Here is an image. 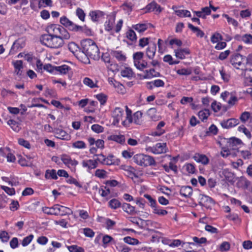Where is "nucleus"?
Here are the masks:
<instances>
[{
    "label": "nucleus",
    "instance_id": "774afa93",
    "mask_svg": "<svg viewBox=\"0 0 252 252\" xmlns=\"http://www.w3.org/2000/svg\"><path fill=\"white\" fill-rule=\"evenodd\" d=\"M241 39L242 41H243L244 42L246 43H252V35H251V34H246L242 37Z\"/></svg>",
    "mask_w": 252,
    "mask_h": 252
},
{
    "label": "nucleus",
    "instance_id": "a878e982",
    "mask_svg": "<svg viewBox=\"0 0 252 252\" xmlns=\"http://www.w3.org/2000/svg\"><path fill=\"white\" fill-rule=\"evenodd\" d=\"M166 144L165 143H158L156 144L153 152L155 154H159L164 153L166 152L165 149Z\"/></svg>",
    "mask_w": 252,
    "mask_h": 252
},
{
    "label": "nucleus",
    "instance_id": "393cba45",
    "mask_svg": "<svg viewBox=\"0 0 252 252\" xmlns=\"http://www.w3.org/2000/svg\"><path fill=\"white\" fill-rule=\"evenodd\" d=\"M104 15V12L101 11H92L89 13L92 20L94 22L98 21L99 18L102 17Z\"/></svg>",
    "mask_w": 252,
    "mask_h": 252
},
{
    "label": "nucleus",
    "instance_id": "72a5a7b5",
    "mask_svg": "<svg viewBox=\"0 0 252 252\" xmlns=\"http://www.w3.org/2000/svg\"><path fill=\"white\" fill-rule=\"evenodd\" d=\"M153 213L159 216H165L167 214L168 212L165 210L161 209L157 205L153 208Z\"/></svg>",
    "mask_w": 252,
    "mask_h": 252
},
{
    "label": "nucleus",
    "instance_id": "09e8293b",
    "mask_svg": "<svg viewBox=\"0 0 252 252\" xmlns=\"http://www.w3.org/2000/svg\"><path fill=\"white\" fill-rule=\"evenodd\" d=\"M83 82L85 85L90 87L91 88H94L96 87V84L94 83V81L89 78L85 77L84 79Z\"/></svg>",
    "mask_w": 252,
    "mask_h": 252
},
{
    "label": "nucleus",
    "instance_id": "7c9ffc66",
    "mask_svg": "<svg viewBox=\"0 0 252 252\" xmlns=\"http://www.w3.org/2000/svg\"><path fill=\"white\" fill-rule=\"evenodd\" d=\"M188 27L193 32L196 33V35L198 37H202L204 35V32L200 30L198 28L194 27L191 24H188Z\"/></svg>",
    "mask_w": 252,
    "mask_h": 252
},
{
    "label": "nucleus",
    "instance_id": "a18cd8bd",
    "mask_svg": "<svg viewBox=\"0 0 252 252\" xmlns=\"http://www.w3.org/2000/svg\"><path fill=\"white\" fill-rule=\"evenodd\" d=\"M96 98L100 102L101 105H104L107 99V96L102 93L96 95Z\"/></svg>",
    "mask_w": 252,
    "mask_h": 252
},
{
    "label": "nucleus",
    "instance_id": "6ab92c4d",
    "mask_svg": "<svg viewBox=\"0 0 252 252\" xmlns=\"http://www.w3.org/2000/svg\"><path fill=\"white\" fill-rule=\"evenodd\" d=\"M98 161L103 164L111 165H118L120 163L119 158H97Z\"/></svg>",
    "mask_w": 252,
    "mask_h": 252
},
{
    "label": "nucleus",
    "instance_id": "338daca9",
    "mask_svg": "<svg viewBox=\"0 0 252 252\" xmlns=\"http://www.w3.org/2000/svg\"><path fill=\"white\" fill-rule=\"evenodd\" d=\"M250 117V113L249 112H243L240 117V119L243 123H246Z\"/></svg>",
    "mask_w": 252,
    "mask_h": 252
},
{
    "label": "nucleus",
    "instance_id": "bf43d9fd",
    "mask_svg": "<svg viewBox=\"0 0 252 252\" xmlns=\"http://www.w3.org/2000/svg\"><path fill=\"white\" fill-rule=\"evenodd\" d=\"M0 239L2 242H7L9 239L8 233L5 231H2L0 232Z\"/></svg>",
    "mask_w": 252,
    "mask_h": 252
},
{
    "label": "nucleus",
    "instance_id": "79ce46f5",
    "mask_svg": "<svg viewBox=\"0 0 252 252\" xmlns=\"http://www.w3.org/2000/svg\"><path fill=\"white\" fill-rule=\"evenodd\" d=\"M99 193L103 197H106L110 193V190L106 186H102L98 190Z\"/></svg>",
    "mask_w": 252,
    "mask_h": 252
},
{
    "label": "nucleus",
    "instance_id": "6e6552de",
    "mask_svg": "<svg viewBox=\"0 0 252 252\" xmlns=\"http://www.w3.org/2000/svg\"><path fill=\"white\" fill-rule=\"evenodd\" d=\"M199 203L207 209H211L214 205V201L209 196L200 194L199 195Z\"/></svg>",
    "mask_w": 252,
    "mask_h": 252
},
{
    "label": "nucleus",
    "instance_id": "39448f33",
    "mask_svg": "<svg viewBox=\"0 0 252 252\" xmlns=\"http://www.w3.org/2000/svg\"><path fill=\"white\" fill-rule=\"evenodd\" d=\"M126 111V119L122 122V125L125 126H128L132 122L136 125L141 124V119L142 117V113L140 111H137L132 116V111L128 108L127 106H125Z\"/></svg>",
    "mask_w": 252,
    "mask_h": 252
},
{
    "label": "nucleus",
    "instance_id": "cd10ccee",
    "mask_svg": "<svg viewBox=\"0 0 252 252\" xmlns=\"http://www.w3.org/2000/svg\"><path fill=\"white\" fill-rule=\"evenodd\" d=\"M121 74L123 77L131 78L133 76L134 73L131 68L126 67L121 70Z\"/></svg>",
    "mask_w": 252,
    "mask_h": 252
},
{
    "label": "nucleus",
    "instance_id": "13d9d810",
    "mask_svg": "<svg viewBox=\"0 0 252 252\" xmlns=\"http://www.w3.org/2000/svg\"><path fill=\"white\" fill-rule=\"evenodd\" d=\"M56 66H53L51 64H46L43 66V69L49 72L54 73L56 71Z\"/></svg>",
    "mask_w": 252,
    "mask_h": 252
},
{
    "label": "nucleus",
    "instance_id": "49530a36",
    "mask_svg": "<svg viewBox=\"0 0 252 252\" xmlns=\"http://www.w3.org/2000/svg\"><path fill=\"white\" fill-rule=\"evenodd\" d=\"M222 17L225 18L227 20V22L229 24L232 25L235 27H236L238 25V22L233 18L230 17L227 14H223Z\"/></svg>",
    "mask_w": 252,
    "mask_h": 252
},
{
    "label": "nucleus",
    "instance_id": "de8ad7c7",
    "mask_svg": "<svg viewBox=\"0 0 252 252\" xmlns=\"http://www.w3.org/2000/svg\"><path fill=\"white\" fill-rule=\"evenodd\" d=\"M222 40V35L216 32L214 34H213L211 37V41L212 43H215L218 42L219 40Z\"/></svg>",
    "mask_w": 252,
    "mask_h": 252
},
{
    "label": "nucleus",
    "instance_id": "0e129e2a",
    "mask_svg": "<svg viewBox=\"0 0 252 252\" xmlns=\"http://www.w3.org/2000/svg\"><path fill=\"white\" fill-rule=\"evenodd\" d=\"M221 104L220 102H217L216 101H214L212 104L211 107L213 111L215 112H218L220 110Z\"/></svg>",
    "mask_w": 252,
    "mask_h": 252
},
{
    "label": "nucleus",
    "instance_id": "c85d7f7f",
    "mask_svg": "<svg viewBox=\"0 0 252 252\" xmlns=\"http://www.w3.org/2000/svg\"><path fill=\"white\" fill-rule=\"evenodd\" d=\"M122 208L125 212L129 214H134L135 213L134 207L129 204L124 203L122 204Z\"/></svg>",
    "mask_w": 252,
    "mask_h": 252
},
{
    "label": "nucleus",
    "instance_id": "680f3d73",
    "mask_svg": "<svg viewBox=\"0 0 252 252\" xmlns=\"http://www.w3.org/2000/svg\"><path fill=\"white\" fill-rule=\"evenodd\" d=\"M83 233L85 236L92 238L94 235V232L90 228H85L83 229Z\"/></svg>",
    "mask_w": 252,
    "mask_h": 252
},
{
    "label": "nucleus",
    "instance_id": "c756f323",
    "mask_svg": "<svg viewBox=\"0 0 252 252\" xmlns=\"http://www.w3.org/2000/svg\"><path fill=\"white\" fill-rule=\"evenodd\" d=\"M45 177L47 179H52L57 180L58 178L56 171L54 169L47 170L45 172Z\"/></svg>",
    "mask_w": 252,
    "mask_h": 252
},
{
    "label": "nucleus",
    "instance_id": "2f4dec72",
    "mask_svg": "<svg viewBox=\"0 0 252 252\" xmlns=\"http://www.w3.org/2000/svg\"><path fill=\"white\" fill-rule=\"evenodd\" d=\"M71 68L69 66L66 64H63L57 66L56 72H59L61 74H65Z\"/></svg>",
    "mask_w": 252,
    "mask_h": 252
},
{
    "label": "nucleus",
    "instance_id": "aec40b11",
    "mask_svg": "<svg viewBox=\"0 0 252 252\" xmlns=\"http://www.w3.org/2000/svg\"><path fill=\"white\" fill-rule=\"evenodd\" d=\"M157 46L155 43L151 44L146 49V55L149 59H153L155 56Z\"/></svg>",
    "mask_w": 252,
    "mask_h": 252
},
{
    "label": "nucleus",
    "instance_id": "5fc2aeb1",
    "mask_svg": "<svg viewBox=\"0 0 252 252\" xmlns=\"http://www.w3.org/2000/svg\"><path fill=\"white\" fill-rule=\"evenodd\" d=\"M18 144L26 148H27L28 149H30L31 148V144L29 142V141L25 140L23 138H19L18 139Z\"/></svg>",
    "mask_w": 252,
    "mask_h": 252
},
{
    "label": "nucleus",
    "instance_id": "b1692460",
    "mask_svg": "<svg viewBox=\"0 0 252 252\" xmlns=\"http://www.w3.org/2000/svg\"><path fill=\"white\" fill-rule=\"evenodd\" d=\"M148 116L154 121H157L160 119V117L157 114V109L155 108H151L147 111Z\"/></svg>",
    "mask_w": 252,
    "mask_h": 252
},
{
    "label": "nucleus",
    "instance_id": "f257e3e1",
    "mask_svg": "<svg viewBox=\"0 0 252 252\" xmlns=\"http://www.w3.org/2000/svg\"><path fill=\"white\" fill-rule=\"evenodd\" d=\"M82 53L87 57L97 61L100 58L99 50L95 42L91 39H85L81 41Z\"/></svg>",
    "mask_w": 252,
    "mask_h": 252
},
{
    "label": "nucleus",
    "instance_id": "dca6fc26",
    "mask_svg": "<svg viewBox=\"0 0 252 252\" xmlns=\"http://www.w3.org/2000/svg\"><path fill=\"white\" fill-rule=\"evenodd\" d=\"M225 180L228 182L233 184L236 181L237 178L235 174L229 171L228 169H224L222 172Z\"/></svg>",
    "mask_w": 252,
    "mask_h": 252
},
{
    "label": "nucleus",
    "instance_id": "4468645a",
    "mask_svg": "<svg viewBox=\"0 0 252 252\" xmlns=\"http://www.w3.org/2000/svg\"><path fill=\"white\" fill-rule=\"evenodd\" d=\"M25 46L24 42L22 39H18L13 44L10 49V54H14L19 49H22Z\"/></svg>",
    "mask_w": 252,
    "mask_h": 252
},
{
    "label": "nucleus",
    "instance_id": "1a4fd4ad",
    "mask_svg": "<svg viewBox=\"0 0 252 252\" xmlns=\"http://www.w3.org/2000/svg\"><path fill=\"white\" fill-rule=\"evenodd\" d=\"M124 114V112L122 108L120 107L115 108L112 113V116L114 119L113 123L114 125L118 124L120 121H121L122 122L124 121L123 120Z\"/></svg>",
    "mask_w": 252,
    "mask_h": 252
},
{
    "label": "nucleus",
    "instance_id": "473e14b6",
    "mask_svg": "<svg viewBox=\"0 0 252 252\" xmlns=\"http://www.w3.org/2000/svg\"><path fill=\"white\" fill-rule=\"evenodd\" d=\"M198 116L199 119L203 121L207 119L210 116V112L208 109H205L203 110L200 111L198 113Z\"/></svg>",
    "mask_w": 252,
    "mask_h": 252
},
{
    "label": "nucleus",
    "instance_id": "a19ab883",
    "mask_svg": "<svg viewBox=\"0 0 252 252\" xmlns=\"http://www.w3.org/2000/svg\"><path fill=\"white\" fill-rule=\"evenodd\" d=\"M109 206L112 209H116L121 206V203L116 199H112L109 202Z\"/></svg>",
    "mask_w": 252,
    "mask_h": 252
},
{
    "label": "nucleus",
    "instance_id": "ddd939ff",
    "mask_svg": "<svg viewBox=\"0 0 252 252\" xmlns=\"http://www.w3.org/2000/svg\"><path fill=\"white\" fill-rule=\"evenodd\" d=\"M176 58L183 60L186 58L187 55L190 54V51L188 48H179L174 50Z\"/></svg>",
    "mask_w": 252,
    "mask_h": 252
},
{
    "label": "nucleus",
    "instance_id": "7ed1b4c3",
    "mask_svg": "<svg viewBox=\"0 0 252 252\" xmlns=\"http://www.w3.org/2000/svg\"><path fill=\"white\" fill-rule=\"evenodd\" d=\"M40 41L42 44L51 48H58L64 43L63 38L49 34L41 35Z\"/></svg>",
    "mask_w": 252,
    "mask_h": 252
},
{
    "label": "nucleus",
    "instance_id": "f3484780",
    "mask_svg": "<svg viewBox=\"0 0 252 252\" xmlns=\"http://www.w3.org/2000/svg\"><path fill=\"white\" fill-rule=\"evenodd\" d=\"M144 74L143 75V79H151L154 77L160 76L159 72L155 71V69L152 68L150 70H146L144 72Z\"/></svg>",
    "mask_w": 252,
    "mask_h": 252
},
{
    "label": "nucleus",
    "instance_id": "864d4df0",
    "mask_svg": "<svg viewBox=\"0 0 252 252\" xmlns=\"http://www.w3.org/2000/svg\"><path fill=\"white\" fill-rule=\"evenodd\" d=\"M238 130L240 132H243L248 138H251V132L244 126H239L238 127Z\"/></svg>",
    "mask_w": 252,
    "mask_h": 252
},
{
    "label": "nucleus",
    "instance_id": "6e6d98bb",
    "mask_svg": "<svg viewBox=\"0 0 252 252\" xmlns=\"http://www.w3.org/2000/svg\"><path fill=\"white\" fill-rule=\"evenodd\" d=\"M33 238V235L31 234L26 237H25L22 242V245L23 247L28 246L32 241Z\"/></svg>",
    "mask_w": 252,
    "mask_h": 252
},
{
    "label": "nucleus",
    "instance_id": "423d86ee",
    "mask_svg": "<svg viewBox=\"0 0 252 252\" xmlns=\"http://www.w3.org/2000/svg\"><path fill=\"white\" fill-rule=\"evenodd\" d=\"M47 32L49 34L61 37L63 39H68L70 37V34L67 30L63 26L52 24L47 28Z\"/></svg>",
    "mask_w": 252,
    "mask_h": 252
},
{
    "label": "nucleus",
    "instance_id": "c9c22d12",
    "mask_svg": "<svg viewBox=\"0 0 252 252\" xmlns=\"http://www.w3.org/2000/svg\"><path fill=\"white\" fill-rule=\"evenodd\" d=\"M101 60L105 63H107L111 67L113 66V64L111 63V59L110 55L108 53H103L101 56ZM110 69H112V68L111 67Z\"/></svg>",
    "mask_w": 252,
    "mask_h": 252
},
{
    "label": "nucleus",
    "instance_id": "412c9836",
    "mask_svg": "<svg viewBox=\"0 0 252 252\" xmlns=\"http://www.w3.org/2000/svg\"><path fill=\"white\" fill-rule=\"evenodd\" d=\"M111 55L119 61L124 62L126 59V55L121 51L112 50Z\"/></svg>",
    "mask_w": 252,
    "mask_h": 252
},
{
    "label": "nucleus",
    "instance_id": "603ef678",
    "mask_svg": "<svg viewBox=\"0 0 252 252\" xmlns=\"http://www.w3.org/2000/svg\"><path fill=\"white\" fill-rule=\"evenodd\" d=\"M18 162L22 166H32V162L31 160L26 158H19Z\"/></svg>",
    "mask_w": 252,
    "mask_h": 252
},
{
    "label": "nucleus",
    "instance_id": "4c0bfd02",
    "mask_svg": "<svg viewBox=\"0 0 252 252\" xmlns=\"http://www.w3.org/2000/svg\"><path fill=\"white\" fill-rule=\"evenodd\" d=\"M176 14L181 17H190V12L187 10H175Z\"/></svg>",
    "mask_w": 252,
    "mask_h": 252
},
{
    "label": "nucleus",
    "instance_id": "ea45409f",
    "mask_svg": "<svg viewBox=\"0 0 252 252\" xmlns=\"http://www.w3.org/2000/svg\"><path fill=\"white\" fill-rule=\"evenodd\" d=\"M7 124L15 131L18 132L20 130V127L19 126L18 123L15 121L13 120H9L8 121Z\"/></svg>",
    "mask_w": 252,
    "mask_h": 252
},
{
    "label": "nucleus",
    "instance_id": "bb28decb",
    "mask_svg": "<svg viewBox=\"0 0 252 252\" xmlns=\"http://www.w3.org/2000/svg\"><path fill=\"white\" fill-rule=\"evenodd\" d=\"M63 163L69 168L75 167L78 164V162L74 159L72 158H61Z\"/></svg>",
    "mask_w": 252,
    "mask_h": 252
},
{
    "label": "nucleus",
    "instance_id": "e433bc0d",
    "mask_svg": "<svg viewBox=\"0 0 252 252\" xmlns=\"http://www.w3.org/2000/svg\"><path fill=\"white\" fill-rule=\"evenodd\" d=\"M132 28L139 32H143L147 29L148 26L145 24H138L133 26Z\"/></svg>",
    "mask_w": 252,
    "mask_h": 252
},
{
    "label": "nucleus",
    "instance_id": "2eb2a0df",
    "mask_svg": "<svg viewBox=\"0 0 252 252\" xmlns=\"http://www.w3.org/2000/svg\"><path fill=\"white\" fill-rule=\"evenodd\" d=\"M82 165L87 170L94 169L97 167V161L95 159H90L84 160L82 162Z\"/></svg>",
    "mask_w": 252,
    "mask_h": 252
},
{
    "label": "nucleus",
    "instance_id": "3c124183",
    "mask_svg": "<svg viewBox=\"0 0 252 252\" xmlns=\"http://www.w3.org/2000/svg\"><path fill=\"white\" fill-rule=\"evenodd\" d=\"M126 37L132 41H136L137 39L136 33L132 30H129L127 32Z\"/></svg>",
    "mask_w": 252,
    "mask_h": 252
},
{
    "label": "nucleus",
    "instance_id": "5701e85b",
    "mask_svg": "<svg viewBox=\"0 0 252 252\" xmlns=\"http://www.w3.org/2000/svg\"><path fill=\"white\" fill-rule=\"evenodd\" d=\"M180 193L182 196L186 197H189L192 193V189L189 186H183L180 190Z\"/></svg>",
    "mask_w": 252,
    "mask_h": 252
},
{
    "label": "nucleus",
    "instance_id": "58836bf2",
    "mask_svg": "<svg viewBox=\"0 0 252 252\" xmlns=\"http://www.w3.org/2000/svg\"><path fill=\"white\" fill-rule=\"evenodd\" d=\"M163 61L168 63L170 65L177 64L179 63L178 61H173L172 57L170 55H166L163 57Z\"/></svg>",
    "mask_w": 252,
    "mask_h": 252
},
{
    "label": "nucleus",
    "instance_id": "f8f14e48",
    "mask_svg": "<svg viewBox=\"0 0 252 252\" xmlns=\"http://www.w3.org/2000/svg\"><path fill=\"white\" fill-rule=\"evenodd\" d=\"M239 120L231 118L226 121H223L221 122L220 125L223 128H229L234 127L239 124Z\"/></svg>",
    "mask_w": 252,
    "mask_h": 252
},
{
    "label": "nucleus",
    "instance_id": "4d7b16f0",
    "mask_svg": "<svg viewBox=\"0 0 252 252\" xmlns=\"http://www.w3.org/2000/svg\"><path fill=\"white\" fill-rule=\"evenodd\" d=\"M66 182L70 184H74L76 187H78L79 188H82V185L79 183L75 179L72 177H70L67 178V179L66 180Z\"/></svg>",
    "mask_w": 252,
    "mask_h": 252
},
{
    "label": "nucleus",
    "instance_id": "8fccbe9b",
    "mask_svg": "<svg viewBox=\"0 0 252 252\" xmlns=\"http://www.w3.org/2000/svg\"><path fill=\"white\" fill-rule=\"evenodd\" d=\"M76 15L81 21L83 22L85 21L86 14L84 11L81 8H77L76 10Z\"/></svg>",
    "mask_w": 252,
    "mask_h": 252
},
{
    "label": "nucleus",
    "instance_id": "f03ea898",
    "mask_svg": "<svg viewBox=\"0 0 252 252\" xmlns=\"http://www.w3.org/2000/svg\"><path fill=\"white\" fill-rule=\"evenodd\" d=\"M226 140V146L222 148L221 155L222 157H237L240 152L238 150L237 146L242 143V141L237 138L233 137Z\"/></svg>",
    "mask_w": 252,
    "mask_h": 252
},
{
    "label": "nucleus",
    "instance_id": "37998d69",
    "mask_svg": "<svg viewBox=\"0 0 252 252\" xmlns=\"http://www.w3.org/2000/svg\"><path fill=\"white\" fill-rule=\"evenodd\" d=\"M124 241L127 244L132 245H137L139 243V241L137 239L129 236L125 237Z\"/></svg>",
    "mask_w": 252,
    "mask_h": 252
},
{
    "label": "nucleus",
    "instance_id": "0eeeda50",
    "mask_svg": "<svg viewBox=\"0 0 252 252\" xmlns=\"http://www.w3.org/2000/svg\"><path fill=\"white\" fill-rule=\"evenodd\" d=\"M60 22L63 26L68 29L69 31L79 32H84L85 26L82 27L75 24L65 16L60 18Z\"/></svg>",
    "mask_w": 252,
    "mask_h": 252
},
{
    "label": "nucleus",
    "instance_id": "e2e57ef3",
    "mask_svg": "<svg viewBox=\"0 0 252 252\" xmlns=\"http://www.w3.org/2000/svg\"><path fill=\"white\" fill-rule=\"evenodd\" d=\"M177 73L179 75H189L191 73V70L190 69L182 68L178 69L177 71Z\"/></svg>",
    "mask_w": 252,
    "mask_h": 252
},
{
    "label": "nucleus",
    "instance_id": "c03bdc74",
    "mask_svg": "<svg viewBox=\"0 0 252 252\" xmlns=\"http://www.w3.org/2000/svg\"><path fill=\"white\" fill-rule=\"evenodd\" d=\"M111 137L112 140L120 144H123L125 141V136L123 135H114Z\"/></svg>",
    "mask_w": 252,
    "mask_h": 252
},
{
    "label": "nucleus",
    "instance_id": "a211bd4d",
    "mask_svg": "<svg viewBox=\"0 0 252 252\" xmlns=\"http://www.w3.org/2000/svg\"><path fill=\"white\" fill-rule=\"evenodd\" d=\"M54 132L55 134L56 137L58 139L67 140L69 138L68 134L62 129L56 128L54 130Z\"/></svg>",
    "mask_w": 252,
    "mask_h": 252
},
{
    "label": "nucleus",
    "instance_id": "69168bd1",
    "mask_svg": "<svg viewBox=\"0 0 252 252\" xmlns=\"http://www.w3.org/2000/svg\"><path fill=\"white\" fill-rule=\"evenodd\" d=\"M91 128L92 130L98 133L102 132L104 130V128L102 126L97 124H94L92 125Z\"/></svg>",
    "mask_w": 252,
    "mask_h": 252
},
{
    "label": "nucleus",
    "instance_id": "20e7f679",
    "mask_svg": "<svg viewBox=\"0 0 252 252\" xmlns=\"http://www.w3.org/2000/svg\"><path fill=\"white\" fill-rule=\"evenodd\" d=\"M43 212L48 215H69L73 214L72 211L69 208L59 204H55L52 207H45Z\"/></svg>",
    "mask_w": 252,
    "mask_h": 252
},
{
    "label": "nucleus",
    "instance_id": "4be33fe9",
    "mask_svg": "<svg viewBox=\"0 0 252 252\" xmlns=\"http://www.w3.org/2000/svg\"><path fill=\"white\" fill-rule=\"evenodd\" d=\"M68 48L69 50L76 57L79 56L80 53V49L78 45L75 42H70L68 45Z\"/></svg>",
    "mask_w": 252,
    "mask_h": 252
},
{
    "label": "nucleus",
    "instance_id": "9b49d317",
    "mask_svg": "<svg viewBox=\"0 0 252 252\" xmlns=\"http://www.w3.org/2000/svg\"><path fill=\"white\" fill-rule=\"evenodd\" d=\"M133 159L135 163L143 167L155 164L154 158H133Z\"/></svg>",
    "mask_w": 252,
    "mask_h": 252
},
{
    "label": "nucleus",
    "instance_id": "052dcab7",
    "mask_svg": "<svg viewBox=\"0 0 252 252\" xmlns=\"http://www.w3.org/2000/svg\"><path fill=\"white\" fill-rule=\"evenodd\" d=\"M147 83L148 84H152L156 87H163L164 86V82L160 79L155 80L154 81L148 82Z\"/></svg>",
    "mask_w": 252,
    "mask_h": 252
},
{
    "label": "nucleus",
    "instance_id": "f704fd0d",
    "mask_svg": "<svg viewBox=\"0 0 252 252\" xmlns=\"http://www.w3.org/2000/svg\"><path fill=\"white\" fill-rule=\"evenodd\" d=\"M66 247L70 252H85V250L82 247L76 245L67 246Z\"/></svg>",
    "mask_w": 252,
    "mask_h": 252
},
{
    "label": "nucleus",
    "instance_id": "9d476101",
    "mask_svg": "<svg viewBox=\"0 0 252 252\" xmlns=\"http://www.w3.org/2000/svg\"><path fill=\"white\" fill-rule=\"evenodd\" d=\"M245 57L241 55L240 54L237 53L232 56L230 60V63L232 65L238 69L239 66H240L243 62L245 60Z\"/></svg>",
    "mask_w": 252,
    "mask_h": 252
}]
</instances>
